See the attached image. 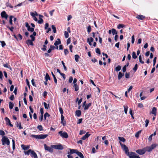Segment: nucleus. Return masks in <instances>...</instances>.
Instances as JSON below:
<instances>
[{
  "instance_id": "54",
  "label": "nucleus",
  "mask_w": 158,
  "mask_h": 158,
  "mask_svg": "<svg viewBox=\"0 0 158 158\" xmlns=\"http://www.w3.org/2000/svg\"><path fill=\"white\" fill-rule=\"evenodd\" d=\"M59 111L60 112L61 114H63V111L62 108L61 107H59Z\"/></svg>"
},
{
  "instance_id": "16",
  "label": "nucleus",
  "mask_w": 158,
  "mask_h": 158,
  "mask_svg": "<svg viewBox=\"0 0 158 158\" xmlns=\"http://www.w3.org/2000/svg\"><path fill=\"white\" fill-rule=\"evenodd\" d=\"M93 41L94 39L92 37H90V39L89 38H87V42L89 43V44L90 46L92 45V44L91 42H93Z\"/></svg>"
},
{
  "instance_id": "42",
  "label": "nucleus",
  "mask_w": 158,
  "mask_h": 158,
  "mask_svg": "<svg viewBox=\"0 0 158 158\" xmlns=\"http://www.w3.org/2000/svg\"><path fill=\"white\" fill-rule=\"evenodd\" d=\"M52 28L53 30V32L56 33V29L55 26L54 25H52Z\"/></svg>"
},
{
  "instance_id": "61",
  "label": "nucleus",
  "mask_w": 158,
  "mask_h": 158,
  "mask_svg": "<svg viewBox=\"0 0 158 158\" xmlns=\"http://www.w3.org/2000/svg\"><path fill=\"white\" fill-rule=\"evenodd\" d=\"M145 127H147L148 126V123H149V121L148 120V119H146L145 121Z\"/></svg>"
},
{
  "instance_id": "27",
  "label": "nucleus",
  "mask_w": 158,
  "mask_h": 158,
  "mask_svg": "<svg viewBox=\"0 0 158 158\" xmlns=\"http://www.w3.org/2000/svg\"><path fill=\"white\" fill-rule=\"evenodd\" d=\"M141 132V130H140V131H138L137 132L135 135V136L136 137V138H138L139 136V135L140 134Z\"/></svg>"
},
{
  "instance_id": "24",
  "label": "nucleus",
  "mask_w": 158,
  "mask_h": 158,
  "mask_svg": "<svg viewBox=\"0 0 158 158\" xmlns=\"http://www.w3.org/2000/svg\"><path fill=\"white\" fill-rule=\"evenodd\" d=\"M91 103H89L87 105H86L85 106L84 110H88L89 107L91 106Z\"/></svg>"
},
{
  "instance_id": "38",
  "label": "nucleus",
  "mask_w": 158,
  "mask_h": 158,
  "mask_svg": "<svg viewBox=\"0 0 158 158\" xmlns=\"http://www.w3.org/2000/svg\"><path fill=\"white\" fill-rule=\"evenodd\" d=\"M6 6L9 7L11 8H13V6L9 2L6 3Z\"/></svg>"
},
{
  "instance_id": "9",
  "label": "nucleus",
  "mask_w": 158,
  "mask_h": 158,
  "mask_svg": "<svg viewBox=\"0 0 158 158\" xmlns=\"http://www.w3.org/2000/svg\"><path fill=\"white\" fill-rule=\"evenodd\" d=\"M44 149L45 150L51 153H52L53 152V148L48 146L46 144H44Z\"/></svg>"
},
{
  "instance_id": "30",
  "label": "nucleus",
  "mask_w": 158,
  "mask_h": 158,
  "mask_svg": "<svg viewBox=\"0 0 158 158\" xmlns=\"http://www.w3.org/2000/svg\"><path fill=\"white\" fill-rule=\"evenodd\" d=\"M73 87L74 88L75 91H77L79 89V87L77 84H74Z\"/></svg>"
},
{
  "instance_id": "45",
  "label": "nucleus",
  "mask_w": 158,
  "mask_h": 158,
  "mask_svg": "<svg viewBox=\"0 0 158 158\" xmlns=\"http://www.w3.org/2000/svg\"><path fill=\"white\" fill-rule=\"evenodd\" d=\"M64 35L66 38H68L69 35V34L67 31H65L64 32Z\"/></svg>"
},
{
  "instance_id": "11",
  "label": "nucleus",
  "mask_w": 158,
  "mask_h": 158,
  "mask_svg": "<svg viewBox=\"0 0 158 158\" xmlns=\"http://www.w3.org/2000/svg\"><path fill=\"white\" fill-rule=\"evenodd\" d=\"M1 17L2 18H5L6 19H7L8 18V15L6 14V12L5 11H3L1 14Z\"/></svg>"
},
{
  "instance_id": "22",
  "label": "nucleus",
  "mask_w": 158,
  "mask_h": 158,
  "mask_svg": "<svg viewBox=\"0 0 158 158\" xmlns=\"http://www.w3.org/2000/svg\"><path fill=\"white\" fill-rule=\"evenodd\" d=\"M124 75V73H122L121 72H119L118 73V80H120L121 78Z\"/></svg>"
},
{
  "instance_id": "56",
  "label": "nucleus",
  "mask_w": 158,
  "mask_h": 158,
  "mask_svg": "<svg viewBox=\"0 0 158 158\" xmlns=\"http://www.w3.org/2000/svg\"><path fill=\"white\" fill-rule=\"evenodd\" d=\"M135 41V38L134 36L133 35L131 37V43L132 44H133Z\"/></svg>"
},
{
  "instance_id": "53",
  "label": "nucleus",
  "mask_w": 158,
  "mask_h": 158,
  "mask_svg": "<svg viewBox=\"0 0 158 158\" xmlns=\"http://www.w3.org/2000/svg\"><path fill=\"white\" fill-rule=\"evenodd\" d=\"M17 127H19V129H22L23 128V127H21V123H18L17 124Z\"/></svg>"
},
{
  "instance_id": "52",
  "label": "nucleus",
  "mask_w": 158,
  "mask_h": 158,
  "mask_svg": "<svg viewBox=\"0 0 158 158\" xmlns=\"http://www.w3.org/2000/svg\"><path fill=\"white\" fill-rule=\"evenodd\" d=\"M0 42L2 44V47H4L6 45V43L4 41H0Z\"/></svg>"
},
{
  "instance_id": "25",
  "label": "nucleus",
  "mask_w": 158,
  "mask_h": 158,
  "mask_svg": "<svg viewBox=\"0 0 158 158\" xmlns=\"http://www.w3.org/2000/svg\"><path fill=\"white\" fill-rule=\"evenodd\" d=\"M32 151V150L31 149H29L27 151L24 152V153L26 155H29L30 153V154H31V152Z\"/></svg>"
},
{
  "instance_id": "5",
  "label": "nucleus",
  "mask_w": 158,
  "mask_h": 158,
  "mask_svg": "<svg viewBox=\"0 0 158 158\" xmlns=\"http://www.w3.org/2000/svg\"><path fill=\"white\" fill-rule=\"evenodd\" d=\"M2 144L4 145L5 144L9 145L10 144V141L9 139L6 137L4 136L2 139Z\"/></svg>"
},
{
  "instance_id": "20",
  "label": "nucleus",
  "mask_w": 158,
  "mask_h": 158,
  "mask_svg": "<svg viewBox=\"0 0 158 158\" xmlns=\"http://www.w3.org/2000/svg\"><path fill=\"white\" fill-rule=\"evenodd\" d=\"M30 14L31 15L33 18V19L36 22L38 21V19L36 17H35V15L33 12H31L30 13Z\"/></svg>"
},
{
  "instance_id": "48",
  "label": "nucleus",
  "mask_w": 158,
  "mask_h": 158,
  "mask_svg": "<svg viewBox=\"0 0 158 158\" xmlns=\"http://www.w3.org/2000/svg\"><path fill=\"white\" fill-rule=\"evenodd\" d=\"M95 52L99 54H101L100 49L98 48H96Z\"/></svg>"
},
{
  "instance_id": "15",
  "label": "nucleus",
  "mask_w": 158,
  "mask_h": 158,
  "mask_svg": "<svg viewBox=\"0 0 158 158\" xmlns=\"http://www.w3.org/2000/svg\"><path fill=\"white\" fill-rule=\"evenodd\" d=\"M21 146L22 148L24 150H27L30 148V146L29 145L26 146L24 144H22Z\"/></svg>"
},
{
  "instance_id": "43",
  "label": "nucleus",
  "mask_w": 158,
  "mask_h": 158,
  "mask_svg": "<svg viewBox=\"0 0 158 158\" xmlns=\"http://www.w3.org/2000/svg\"><path fill=\"white\" fill-rule=\"evenodd\" d=\"M112 33L113 35H114L115 34L117 35V32L116 31V30L114 29H112Z\"/></svg>"
},
{
  "instance_id": "36",
  "label": "nucleus",
  "mask_w": 158,
  "mask_h": 158,
  "mask_svg": "<svg viewBox=\"0 0 158 158\" xmlns=\"http://www.w3.org/2000/svg\"><path fill=\"white\" fill-rule=\"evenodd\" d=\"M13 16H10V20H9V23L10 24L12 25V19L14 18Z\"/></svg>"
},
{
  "instance_id": "2",
  "label": "nucleus",
  "mask_w": 158,
  "mask_h": 158,
  "mask_svg": "<svg viewBox=\"0 0 158 158\" xmlns=\"http://www.w3.org/2000/svg\"><path fill=\"white\" fill-rule=\"evenodd\" d=\"M127 155L129 158H140L139 156L133 152H130Z\"/></svg>"
},
{
  "instance_id": "14",
  "label": "nucleus",
  "mask_w": 158,
  "mask_h": 158,
  "mask_svg": "<svg viewBox=\"0 0 158 158\" xmlns=\"http://www.w3.org/2000/svg\"><path fill=\"white\" fill-rule=\"evenodd\" d=\"M30 155L31 157H34V158H38L36 154L33 150H32L31 151Z\"/></svg>"
},
{
  "instance_id": "8",
  "label": "nucleus",
  "mask_w": 158,
  "mask_h": 158,
  "mask_svg": "<svg viewBox=\"0 0 158 158\" xmlns=\"http://www.w3.org/2000/svg\"><path fill=\"white\" fill-rule=\"evenodd\" d=\"M60 136L64 138H67L68 137V134L65 132H63L62 131H60L58 132Z\"/></svg>"
},
{
  "instance_id": "13",
  "label": "nucleus",
  "mask_w": 158,
  "mask_h": 158,
  "mask_svg": "<svg viewBox=\"0 0 158 158\" xmlns=\"http://www.w3.org/2000/svg\"><path fill=\"white\" fill-rule=\"evenodd\" d=\"M90 135V134H89V132H87L81 139L83 140H85Z\"/></svg>"
},
{
  "instance_id": "3",
  "label": "nucleus",
  "mask_w": 158,
  "mask_h": 158,
  "mask_svg": "<svg viewBox=\"0 0 158 158\" xmlns=\"http://www.w3.org/2000/svg\"><path fill=\"white\" fill-rule=\"evenodd\" d=\"M158 146V144L156 143H154L152 144L150 146L146 147V148L147 149V151L148 152L151 151L153 149L155 148Z\"/></svg>"
},
{
  "instance_id": "58",
  "label": "nucleus",
  "mask_w": 158,
  "mask_h": 158,
  "mask_svg": "<svg viewBox=\"0 0 158 158\" xmlns=\"http://www.w3.org/2000/svg\"><path fill=\"white\" fill-rule=\"evenodd\" d=\"M5 133L2 130L0 131V135L2 136L4 135H5Z\"/></svg>"
},
{
  "instance_id": "40",
  "label": "nucleus",
  "mask_w": 158,
  "mask_h": 158,
  "mask_svg": "<svg viewBox=\"0 0 158 158\" xmlns=\"http://www.w3.org/2000/svg\"><path fill=\"white\" fill-rule=\"evenodd\" d=\"M118 138L120 141L123 142H125L126 141L125 139L123 137H119Z\"/></svg>"
},
{
  "instance_id": "6",
  "label": "nucleus",
  "mask_w": 158,
  "mask_h": 158,
  "mask_svg": "<svg viewBox=\"0 0 158 158\" xmlns=\"http://www.w3.org/2000/svg\"><path fill=\"white\" fill-rule=\"evenodd\" d=\"M146 151H147V149L146 147H145L142 149L137 150H136V152L140 155H143L144 154Z\"/></svg>"
},
{
  "instance_id": "18",
  "label": "nucleus",
  "mask_w": 158,
  "mask_h": 158,
  "mask_svg": "<svg viewBox=\"0 0 158 158\" xmlns=\"http://www.w3.org/2000/svg\"><path fill=\"white\" fill-rule=\"evenodd\" d=\"M61 44V41L58 38L57 39V40H56L55 43H54V45L55 46H56L57 45H58L60 44Z\"/></svg>"
},
{
  "instance_id": "1",
  "label": "nucleus",
  "mask_w": 158,
  "mask_h": 158,
  "mask_svg": "<svg viewBox=\"0 0 158 158\" xmlns=\"http://www.w3.org/2000/svg\"><path fill=\"white\" fill-rule=\"evenodd\" d=\"M48 136L47 134H41L39 135H32L31 137L38 139H43L46 138Z\"/></svg>"
},
{
  "instance_id": "47",
  "label": "nucleus",
  "mask_w": 158,
  "mask_h": 158,
  "mask_svg": "<svg viewBox=\"0 0 158 158\" xmlns=\"http://www.w3.org/2000/svg\"><path fill=\"white\" fill-rule=\"evenodd\" d=\"M3 66L6 68H8L10 69H11V67L8 65V64H3Z\"/></svg>"
},
{
  "instance_id": "17",
  "label": "nucleus",
  "mask_w": 158,
  "mask_h": 158,
  "mask_svg": "<svg viewBox=\"0 0 158 158\" xmlns=\"http://www.w3.org/2000/svg\"><path fill=\"white\" fill-rule=\"evenodd\" d=\"M33 41L32 40H28L26 42V44L28 45H33Z\"/></svg>"
},
{
  "instance_id": "10",
  "label": "nucleus",
  "mask_w": 158,
  "mask_h": 158,
  "mask_svg": "<svg viewBox=\"0 0 158 158\" xmlns=\"http://www.w3.org/2000/svg\"><path fill=\"white\" fill-rule=\"evenodd\" d=\"M5 120L6 122V125H9L11 127H13V125L11 123L10 121L8 118L6 117H5Z\"/></svg>"
},
{
  "instance_id": "21",
  "label": "nucleus",
  "mask_w": 158,
  "mask_h": 158,
  "mask_svg": "<svg viewBox=\"0 0 158 158\" xmlns=\"http://www.w3.org/2000/svg\"><path fill=\"white\" fill-rule=\"evenodd\" d=\"M77 154L81 158H83L84 156L82 153L80 152L77 151V152H76Z\"/></svg>"
},
{
  "instance_id": "51",
  "label": "nucleus",
  "mask_w": 158,
  "mask_h": 158,
  "mask_svg": "<svg viewBox=\"0 0 158 158\" xmlns=\"http://www.w3.org/2000/svg\"><path fill=\"white\" fill-rule=\"evenodd\" d=\"M50 115L47 112L46 113L44 114V118L45 119H46L47 117H49Z\"/></svg>"
},
{
  "instance_id": "41",
  "label": "nucleus",
  "mask_w": 158,
  "mask_h": 158,
  "mask_svg": "<svg viewBox=\"0 0 158 158\" xmlns=\"http://www.w3.org/2000/svg\"><path fill=\"white\" fill-rule=\"evenodd\" d=\"M37 128L40 131H42L43 130V127L42 125H40L37 126Z\"/></svg>"
},
{
  "instance_id": "29",
  "label": "nucleus",
  "mask_w": 158,
  "mask_h": 158,
  "mask_svg": "<svg viewBox=\"0 0 158 158\" xmlns=\"http://www.w3.org/2000/svg\"><path fill=\"white\" fill-rule=\"evenodd\" d=\"M14 105V104L12 102H9V107L10 109H12L13 108Z\"/></svg>"
},
{
  "instance_id": "50",
  "label": "nucleus",
  "mask_w": 158,
  "mask_h": 158,
  "mask_svg": "<svg viewBox=\"0 0 158 158\" xmlns=\"http://www.w3.org/2000/svg\"><path fill=\"white\" fill-rule=\"evenodd\" d=\"M91 30V27L90 25L88 26L87 28V31L89 33Z\"/></svg>"
},
{
  "instance_id": "64",
  "label": "nucleus",
  "mask_w": 158,
  "mask_h": 158,
  "mask_svg": "<svg viewBox=\"0 0 158 158\" xmlns=\"http://www.w3.org/2000/svg\"><path fill=\"white\" fill-rule=\"evenodd\" d=\"M30 37L31 38V40L32 41H34L35 40V37L34 36L32 35H31L30 36Z\"/></svg>"
},
{
  "instance_id": "23",
  "label": "nucleus",
  "mask_w": 158,
  "mask_h": 158,
  "mask_svg": "<svg viewBox=\"0 0 158 158\" xmlns=\"http://www.w3.org/2000/svg\"><path fill=\"white\" fill-rule=\"evenodd\" d=\"M76 115L78 117H79L81 114V112L80 110H77L76 111Z\"/></svg>"
},
{
  "instance_id": "57",
  "label": "nucleus",
  "mask_w": 158,
  "mask_h": 158,
  "mask_svg": "<svg viewBox=\"0 0 158 158\" xmlns=\"http://www.w3.org/2000/svg\"><path fill=\"white\" fill-rule=\"evenodd\" d=\"M64 52L65 55H67L69 53V52L67 49H65Z\"/></svg>"
},
{
  "instance_id": "7",
  "label": "nucleus",
  "mask_w": 158,
  "mask_h": 158,
  "mask_svg": "<svg viewBox=\"0 0 158 158\" xmlns=\"http://www.w3.org/2000/svg\"><path fill=\"white\" fill-rule=\"evenodd\" d=\"M51 147L53 148L57 149L62 150L64 148L61 144L52 145Z\"/></svg>"
},
{
  "instance_id": "19",
  "label": "nucleus",
  "mask_w": 158,
  "mask_h": 158,
  "mask_svg": "<svg viewBox=\"0 0 158 158\" xmlns=\"http://www.w3.org/2000/svg\"><path fill=\"white\" fill-rule=\"evenodd\" d=\"M136 18L140 20H143L145 18V16L142 15H139L136 16Z\"/></svg>"
},
{
  "instance_id": "33",
  "label": "nucleus",
  "mask_w": 158,
  "mask_h": 158,
  "mask_svg": "<svg viewBox=\"0 0 158 158\" xmlns=\"http://www.w3.org/2000/svg\"><path fill=\"white\" fill-rule=\"evenodd\" d=\"M132 57L134 59H136L137 58L135 52H132Z\"/></svg>"
},
{
  "instance_id": "63",
  "label": "nucleus",
  "mask_w": 158,
  "mask_h": 158,
  "mask_svg": "<svg viewBox=\"0 0 158 158\" xmlns=\"http://www.w3.org/2000/svg\"><path fill=\"white\" fill-rule=\"evenodd\" d=\"M14 96L13 94L11 95L10 97L9 98V99L11 100H13L14 98Z\"/></svg>"
},
{
  "instance_id": "49",
  "label": "nucleus",
  "mask_w": 158,
  "mask_h": 158,
  "mask_svg": "<svg viewBox=\"0 0 158 158\" xmlns=\"http://www.w3.org/2000/svg\"><path fill=\"white\" fill-rule=\"evenodd\" d=\"M61 63H62V64H63V67H64V70H65V71L67 70V68L65 66V65L64 63V62L63 61H61Z\"/></svg>"
},
{
  "instance_id": "32",
  "label": "nucleus",
  "mask_w": 158,
  "mask_h": 158,
  "mask_svg": "<svg viewBox=\"0 0 158 158\" xmlns=\"http://www.w3.org/2000/svg\"><path fill=\"white\" fill-rule=\"evenodd\" d=\"M124 108V110L125 113L126 114L127 113V110H128V106H125L124 105L123 106Z\"/></svg>"
},
{
  "instance_id": "39",
  "label": "nucleus",
  "mask_w": 158,
  "mask_h": 158,
  "mask_svg": "<svg viewBox=\"0 0 158 158\" xmlns=\"http://www.w3.org/2000/svg\"><path fill=\"white\" fill-rule=\"evenodd\" d=\"M137 68H138V64H136L135 65V66L134 68L133 69V70L134 72H135L137 70Z\"/></svg>"
},
{
  "instance_id": "59",
  "label": "nucleus",
  "mask_w": 158,
  "mask_h": 158,
  "mask_svg": "<svg viewBox=\"0 0 158 158\" xmlns=\"http://www.w3.org/2000/svg\"><path fill=\"white\" fill-rule=\"evenodd\" d=\"M85 133V131L83 130H81L80 131L79 135H82Z\"/></svg>"
},
{
  "instance_id": "12",
  "label": "nucleus",
  "mask_w": 158,
  "mask_h": 158,
  "mask_svg": "<svg viewBox=\"0 0 158 158\" xmlns=\"http://www.w3.org/2000/svg\"><path fill=\"white\" fill-rule=\"evenodd\" d=\"M157 109L155 107H153L152 108V110L150 113L152 114H153L155 116L156 115Z\"/></svg>"
},
{
  "instance_id": "37",
  "label": "nucleus",
  "mask_w": 158,
  "mask_h": 158,
  "mask_svg": "<svg viewBox=\"0 0 158 158\" xmlns=\"http://www.w3.org/2000/svg\"><path fill=\"white\" fill-rule=\"evenodd\" d=\"M27 30L31 32H33L34 31V28L33 27H31L30 26L27 29Z\"/></svg>"
},
{
  "instance_id": "55",
  "label": "nucleus",
  "mask_w": 158,
  "mask_h": 158,
  "mask_svg": "<svg viewBox=\"0 0 158 158\" xmlns=\"http://www.w3.org/2000/svg\"><path fill=\"white\" fill-rule=\"evenodd\" d=\"M12 146H13V149L14 150L15 149V141L13 139L12 140Z\"/></svg>"
},
{
  "instance_id": "4",
  "label": "nucleus",
  "mask_w": 158,
  "mask_h": 158,
  "mask_svg": "<svg viewBox=\"0 0 158 158\" xmlns=\"http://www.w3.org/2000/svg\"><path fill=\"white\" fill-rule=\"evenodd\" d=\"M122 148L125 151V154L127 155L130 152H129V150L127 146L125 144H123L120 142H119Z\"/></svg>"
},
{
  "instance_id": "46",
  "label": "nucleus",
  "mask_w": 158,
  "mask_h": 158,
  "mask_svg": "<svg viewBox=\"0 0 158 158\" xmlns=\"http://www.w3.org/2000/svg\"><path fill=\"white\" fill-rule=\"evenodd\" d=\"M139 62L142 64H144V62L142 60V56H141V55H140L139 56Z\"/></svg>"
},
{
  "instance_id": "62",
  "label": "nucleus",
  "mask_w": 158,
  "mask_h": 158,
  "mask_svg": "<svg viewBox=\"0 0 158 158\" xmlns=\"http://www.w3.org/2000/svg\"><path fill=\"white\" fill-rule=\"evenodd\" d=\"M156 57H155L154 58L153 60V66H154L155 64L156 61Z\"/></svg>"
},
{
  "instance_id": "35",
  "label": "nucleus",
  "mask_w": 158,
  "mask_h": 158,
  "mask_svg": "<svg viewBox=\"0 0 158 158\" xmlns=\"http://www.w3.org/2000/svg\"><path fill=\"white\" fill-rule=\"evenodd\" d=\"M79 58V56L78 55H76L75 56V60L77 62L78 61V59Z\"/></svg>"
},
{
  "instance_id": "34",
  "label": "nucleus",
  "mask_w": 158,
  "mask_h": 158,
  "mask_svg": "<svg viewBox=\"0 0 158 158\" xmlns=\"http://www.w3.org/2000/svg\"><path fill=\"white\" fill-rule=\"evenodd\" d=\"M125 27L124 25L123 24H119L118 25L117 27V28L118 29H120L121 28H123V27Z\"/></svg>"
},
{
  "instance_id": "44",
  "label": "nucleus",
  "mask_w": 158,
  "mask_h": 158,
  "mask_svg": "<svg viewBox=\"0 0 158 158\" xmlns=\"http://www.w3.org/2000/svg\"><path fill=\"white\" fill-rule=\"evenodd\" d=\"M121 69V67L120 65H118L116 68L115 70L116 71H118L120 70Z\"/></svg>"
},
{
  "instance_id": "26",
  "label": "nucleus",
  "mask_w": 158,
  "mask_h": 158,
  "mask_svg": "<svg viewBox=\"0 0 158 158\" xmlns=\"http://www.w3.org/2000/svg\"><path fill=\"white\" fill-rule=\"evenodd\" d=\"M51 74L53 77L54 82L56 84L57 82V80L56 77L55 75H54L52 72H51Z\"/></svg>"
},
{
  "instance_id": "31",
  "label": "nucleus",
  "mask_w": 158,
  "mask_h": 158,
  "mask_svg": "<svg viewBox=\"0 0 158 158\" xmlns=\"http://www.w3.org/2000/svg\"><path fill=\"white\" fill-rule=\"evenodd\" d=\"M44 105L45 109H48L49 107V104H47L45 102H44Z\"/></svg>"
},
{
  "instance_id": "60",
  "label": "nucleus",
  "mask_w": 158,
  "mask_h": 158,
  "mask_svg": "<svg viewBox=\"0 0 158 158\" xmlns=\"http://www.w3.org/2000/svg\"><path fill=\"white\" fill-rule=\"evenodd\" d=\"M43 22V20L42 19H39L38 21V23L39 24H42Z\"/></svg>"
},
{
  "instance_id": "28",
  "label": "nucleus",
  "mask_w": 158,
  "mask_h": 158,
  "mask_svg": "<svg viewBox=\"0 0 158 158\" xmlns=\"http://www.w3.org/2000/svg\"><path fill=\"white\" fill-rule=\"evenodd\" d=\"M45 79L46 81H48V80H50V77L48 73H46Z\"/></svg>"
}]
</instances>
